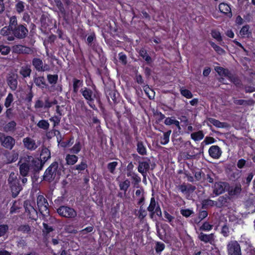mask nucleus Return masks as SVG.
<instances>
[{
  "mask_svg": "<svg viewBox=\"0 0 255 255\" xmlns=\"http://www.w3.org/2000/svg\"><path fill=\"white\" fill-rule=\"evenodd\" d=\"M40 162L38 159L34 158L31 156L26 155L22 157L18 162L20 174L23 176H27L30 169L35 170L38 168Z\"/></svg>",
  "mask_w": 255,
  "mask_h": 255,
  "instance_id": "obj_1",
  "label": "nucleus"
},
{
  "mask_svg": "<svg viewBox=\"0 0 255 255\" xmlns=\"http://www.w3.org/2000/svg\"><path fill=\"white\" fill-rule=\"evenodd\" d=\"M8 181L13 196L14 197H15L21 190V188L17 179V175L13 172L11 173Z\"/></svg>",
  "mask_w": 255,
  "mask_h": 255,
  "instance_id": "obj_2",
  "label": "nucleus"
},
{
  "mask_svg": "<svg viewBox=\"0 0 255 255\" xmlns=\"http://www.w3.org/2000/svg\"><path fill=\"white\" fill-rule=\"evenodd\" d=\"M58 214L62 217L67 218H73L76 216L77 213L72 208L62 206L57 210Z\"/></svg>",
  "mask_w": 255,
  "mask_h": 255,
  "instance_id": "obj_3",
  "label": "nucleus"
},
{
  "mask_svg": "<svg viewBox=\"0 0 255 255\" xmlns=\"http://www.w3.org/2000/svg\"><path fill=\"white\" fill-rule=\"evenodd\" d=\"M37 204L41 214L44 216L49 214V210L48 209V204L43 196L39 195L37 197Z\"/></svg>",
  "mask_w": 255,
  "mask_h": 255,
  "instance_id": "obj_4",
  "label": "nucleus"
},
{
  "mask_svg": "<svg viewBox=\"0 0 255 255\" xmlns=\"http://www.w3.org/2000/svg\"><path fill=\"white\" fill-rule=\"evenodd\" d=\"M0 143L4 147L11 149L15 144V140L10 136H5L0 132Z\"/></svg>",
  "mask_w": 255,
  "mask_h": 255,
  "instance_id": "obj_5",
  "label": "nucleus"
},
{
  "mask_svg": "<svg viewBox=\"0 0 255 255\" xmlns=\"http://www.w3.org/2000/svg\"><path fill=\"white\" fill-rule=\"evenodd\" d=\"M227 248L229 255H242L240 246L236 241L230 242Z\"/></svg>",
  "mask_w": 255,
  "mask_h": 255,
  "instance_id": "obj_6",
  "label": "nucleus"
},
{
  "mask_svg": "<svg viewBox=\"0 0 255 255\" xmlns=\"http://www.w3.org/2000/svg\"><path fill=\"white\" fill-rule=\"evenodd\" d=\"M208 152L210 156L214 159H219L222 153L221 148L217 145L211 146Z\"/></svg>",
  "mask_w": 255,
  "mask_h": 255,
  "instance_id": "obj_7",
  "label": "nucleus"
},
{
  "mask_svg": "<svg viewBox=\"0 0 255 255\" xmlns=\"http://www.w3.org/2000/svg\"><path fill=\"white\" fill-rule=\"evenodd\" d=\"M24 147L30 150H34L38 147L35 141L30 137H25L23 139Z\"/></svg>",
  "mask_w": 255,
  "mask_h": 255,
  "instance_id": "obj_8",
  "label": "nucleus"
},
{
  "mask_svg": "<svg viewBox=\"0 0 255 255\" xmlns=\"http://www.w3.org/2000/svg\"><path fill=\"white\" fill-rule=\"evenodd\" d=\"M28 30L22 25H19L13 30V33L16 37L20 38L24 37L27 34Z\"/></svg>",
  "mask_w": 255,
  "mask_h": 255,
  "instance_id": "obj_9",
  "label": "nucleus"
},
{
  "mask_svg": "<svg viewBox=\"0 0 255 255\" xmlns=\"http://www.w3.org/2000/svg\"><path fill=\"white\" fill-rule=\"evenodd\" d=\"M82 94L84 97L88 101V103L91 107L94 109L95 106L92 104V101L93 100L92 97V92L91 90L84 88L82 89Z\"/></svg>",
  "mask_w": 255,
  "mask_h": 255,
  "instance_id": "obj_10",
  "label": "nucleus"
},
{
  "mask_svg": "<svg viewBox=\"0 0 255 255\" xmlns=\"http://www.w3.org/2000/svg\"><path fill=\"white\" fill-rule=\"evenodd\" d=\"M207 124L208 126H211V125H213L218 128H225L228 127L227 124L220 122L213 118L207 119Z\"/></svg>",
  "mask_w": 255,
  "mask_h": 255,
  "instance_id": "obj_11",
  "label": "nucleus"
},
{
  "mask_svg": "<svg viewBox=\"0 0 255 255\" xmlns=\"http://www.w3.org/2000/svg\"><path fill=\"white\" fill-rule=\"evenodd\" d=\"M58 167L57 162L53 163L45 171L44 173V177L49 178L52 177L53 174L55 173Z\"/></svg>",
  "mask_w": 255,
  "mask_h": 255,
  "instance_id": "obj_12",
  "label": "nucleus"
},
{
  "mask_svg": "<svg viewBox=\"0 0 255 255\" xmlns=\"http://www.w3.org/2000/svg\"><path fill=\"white\" fill-rule=\"evenodd\" d=\"M227 186L225 182L216 183L214 185V192L216 195H219L223 193Z\"/></svg>",
  "mask_w": 255,
  "mask_h": 255,
  "instance_id": "obj_13",
  "label": "nucleus"
},
{
  "mask_svg": "<svg viewBox=\"0 0 255 255\" xmlns=\"http://www.w3.org/2000/svg\"><path fill=\"white\" fill-rule=\"evenodd\" d=\"M149 168V163L148 161H142L139 163L138 171L141 173L143 176L148 171Z\"/></svg>",
  "mask_w": 255,
  "mask_h": 255,
  "instance_id": "obj_14",
  "label": "nucleus"
},
{
  "mask_svg": "<svg viewBox=\"0 0 255 255\" xmlns=\"http://www.w3.org/2000/svg\"><path fill=\"white\" fill-rule=\"evenodd\" d=\"M33 65L38 71H45L48 69L47 66H43L41 60L35 58L32 61Z\"/></svg>",
  "mask_w": 255,
  "mask_h": 255,
  "instance_id": "obj_15",
  "label": "nucleus"
},
{
  "mask_svg": "<svg viewBox=\"0 0 255 255\" xmlns=\"http://www.w3.org/2000/svg\"><path fill=\"white\" fill-rule=\"evenodd\" d=\"M219 8L222 13L227 14L229 17L232 16L231 9L228 4L221 3L219 5Z\"/></svg>",
  "mask_w": 255,
  "mask_h": 255,
  "instance_id": "obj_16",
  "label": "nucleus"
},
{
  "mask_svg": "<svg viewBox=\"0 0 255 255\" xmlns=\"http://www.w3.org/2000/svg\"><path fill=\"white\" fill-rule=\"evenodd\" d=\"M242 190V186L240 183H237L231 186L229 188V193L230 195H237Z\"/></svg>",
  "mask_w": 255,
  "mask_h": 255,
  "instance_id": "obj_17",
  "label": "nucleus"
},
{
  "mask_svg": "<svg viewBox=\"0 0 255 255\" xmlns=\"http://www.w3.org/2000/svg\"><path fill=\"white\" fill-rule=\"evenodd\" d=\"M215 70L221 76L225 77L230 79H231V74L228 70L218 66L215 67Z\"/></svg>",
  "mask_w": 255,
  "mask_h": 255,
  "instance_id": "obj_18",
  "label": "nucleus"
},
{
  "mask_svg": "<svg viewBox=\"0 0 255 255\" xmlns=\"http://www.w3.org/2000/svg\"><path fill=\"white\" fill-rule=\"evenodd\" d=\"M50 157V152L46 148H43L40 154L41 162H45Z\"/></svg>",
  "mask_w": 255,
  "mask_h": 255,
  "instance_id": "obj_19",
  "label": "nucleus"
},
{
  "mask_svg": "<svg viewBox=\"0 0 255 255\" xmlns=\"http://www.w3.org/2000/svg\"><path fill=\"white\" fill-rule=\"evenodd\" d=\"M164 124L167 126L174 125L178 128L179 129H181L179 121L176 120L174 117L167 118L164 121Z\"/></svg>",
  "mask_w": 255,
  "mask_h": 255,
  "instance_id": "obj_20",
  "label": "nucleus"
},
{
  "mask_svg": "<svg viewBox=\"0 0 255 255\" xmlns=\"http://www.w3.org/2000/svg\"><path fill=\"white\" fill-rule=\"evenodd\" d=\"M199 238L202 241L205 243H210L214 240V235L213 234L206 235L203 233H201L199 236Z\"/></svg>",
  "mask_w": 255,
  "mask_h": 255,
  "instance_id": "obj_21",
  "label": "nucleus"
},
{
  "mask_svg": "<svg viewBox=\"0 0 255 255\" xmlns=\"http://www.w3.org/2000/svg\"><path fill=\"white\" fill-rule=\"evenodd\" d=\"M240 35L242 37H249L251 35L249 25L244 26L240 31Z\"/></svg>",
  "mask_w": 255,
  "mask_h": 255,
  "instance_id": "obj_22",
  "label": "nucleus"
},
{
  "mask_svg": "<svg viewBox=\"0 0 255 255\" xmlns=\"http://www.w3.org/2000/svg\"><path fill=\"white\" fill-rule=\"evenodd\" d=\"M191 137L195 141H199L204 137V134L202 131L193 132L191 134Z\"/></svg>",
  "mask_w": 255,
  "mask_h": 255,
  "instance_id": "obj_23",
  "label": "nucleus"
},
{
  "mask_svg": "<svg viewBox=\"0 0 255 255\" xmlns=\"http://www.w3.org/2000/svg\"><path fill=\"white\" fill-rule=\"evenodd\" d=\"M66 160L68 164L73 165L77 161L78 157L74 155L68 154L66 156Z\"/></svg>",
  "mask_w": 255,
  "mask_h": 255,
  "instance_id": "obj_24",
  "label": "nucleus"
},
{
  "mask_svg": "<svg viewBox=\"0 0 255 255\" xmlns=\"http://www.w3.org/2000/svg\"><path fill=\"white\" fill-rule=\"evenodd\" d=\"M171 131L169 130L167 132H164L163 133V136L161 138L160 140V143L162 144H167L169 141V136L171 134Z\"/></svg>",
  "mask_w": 255,
  "mask_h": 255,
  "instance_id": "obj_25",
  "label": "nucleus"
},
{
  "mask_svg": "<svg viewBox=\"0 0 255 255\" xmlns=\"http://www.w3.org/2000/svg\"><path fill=\"white\" fill-rule=\"evenodd\" d=\"M210 44L211 46L213 48V49L215 50V51H216V52L218 53L219 54L223 55L225 53V51L223 48L218 46L214 42H211Z\"/></svg>",
  "mask_w": 255,
  "mask_h": 255,
  "instance_id": "obj_26",
  "label": "nucleus"
},
{
  "mask_svg": "<svg viewBox=\"0 0 255 255\" xmlns=\"http://www.w3.org/2000/svg\"><path fill=\"white\" fill-rule=\"evenodd\" d=\"M37 126L43 129H47L49 127V124L46 120H41L37 124Z\"/></svg>",
  "mask_w": 255,
  "mask_h": 255,
  "instance_id": "obj_27",
  "label": "nucleus"
},
{
  "mask_svg": "<svg viewBox=\"0 0 255 255\" xmlns=\"http://www.w3.org/2000/svg\"><path fill=\"white\" fill-rule=\"evenodd\" d=\"M130 185V181L127 179L120 184V188L121 190L126 192Z\"/></svg>",
  "mask_w": 255,
  "mask_h": 255,
  "instance_id": "obj_28",
  "label": "nucleus"
},
{
  "mask_svg": "<svg viewBox=\"0 0 255 255\" xmlns=\"http://www.w3.org/2000/svg\"><path fill=\"white\" fill-rule=\"evenodd\" d=\"M20 72L23 77H26L30 75L31 70L28 66L22 67Z\"/></svg>",
  "mask_w": 255,
  "mask_h": 255,
  "instance_id": "obj_29",
  "label": "nucleus"
},
{
  "mask_svg": "<svg viewBox=\"0 0 255 255\" xmlns=\"http://www.w3.org/2000/svg\"><path fill=\"white\" fill-rule=\"evenodd\" d=\"M180 93L183 96L187 99H191L193 97L192 94L190 91L183 88L180 89Z\"/></svg>",
  "mask_w": 255,
  "mask_h": 255,
  "instance_id": "obj_30",
  "label": "nucleus"
},
{
  "mask_svg": "<svg viewBox=\"0 0 255 255\" xmlns=\"http://www.w3.org/2000/svg\"><path fill=\"white\" fill-rule=\"evenodd\" d=\"M35 84L41 88H43L45 86L44 79L43 77H39L36 78L34 80Z\"/></svg>",
  "mask_w": 255,
  "mask_h": 255,
  "instance_id": "obj_31",
  "label": "nucleus"
},
{
  "mask_svg": "<svg viewBox=\"0 0 255 255\" xmlns=\"http://www.w3.org/2000/svg\"><path fill=\"white\" fill-rule=\"evenodd\" d=\"M137 150L139 154H140L141 155H143V154H145L146 149L142 142H138L137 143Z\"/></svg>",
  "mask_w": 255,
  "mask_h": 255,
  "instance_id": "obj_32",
  "label": "nucleus"
},
{
  "mask_svg": "<svg viewBox=\"0 0 255 255\" xmlns=\"http://www.w3.org/2000/svg\"><path fill=\"white\" fill-rule=\"evenodd\" d=\"M17 24V20L15 16H13L10 18L9 19V27L11 30H14L16 28Z\"/></svg>",
  "mask_w": 255,
  "mask_h": 255,
  "instance_id": "obj_33",
  "label": "nucleus"
},
{
  "mask_svg": "<svg viewBox=\"0 0 255 255\" xmlns=\"http://www.w3.org/2000/svg\"><path fill=\"white\" fill-rule=\"evenodd\" d=\"M156 203L154 198H151L149 206L148 207V210L151 212L152 214L154 213V210L156 209Z\"/></svg>",
  "mask_w": 255,
  "mask_h": 255,
  "instance_id": "obj_34",
  "label": "nucleus"
},
{
  "mask_svg": "<svg viewBox=\"0 0 255 255\" xmlns=\"http://www.w3.org/2000/svg\"><path fill=\"white\" fill-rule=\"evenodd\" d=\"M12 101H13V96L11 94H9L5 99V103H4V106L6 108H8L9 107H10Z\"/></svg>",
  "mask_w": 255,
  "mask_h": 255,
  "instance_id": "obj_35",
  "label": "nucleus"
},
{
  "mask_svg": "<svg viewBox=\"0 0 255 255\" xmlns=\"http://www.w3.org/2000/svg\"><path fill=\"white\" fill-rule=\"evenodd\" d=\"M10 52L9 47L4 45H0V53L4 55H7Z\"/></svg>",
  "mask_w": 255,
  "mask_h": 255,
  "instance_id": "obj_36",
  "label": "nucleus"
},
{
  "mask_svg": "<svg viewBox=\"0 0 255 255\" xmlns=\"http://www.w3.org/2000/svg\"><path fill=\"white\" fill-rule=\"evenodd\" d=\"M18 156V153L14 151H13L11 153V155L8 157V160L10 162H14L17 159Z\"/></svg>",
  "mask_w": 255,
  "mask_h": 255,
  "instance_id": "obj_37",
  "label": "nucleus"
},
{
  "mask_svg": "<svg viewBox=\"0 0 255 255\" xmlns=\"http://www.w3.org/2000/svg\"><path fill=\"white\" fill-rule=\"evenodd\" d=\"M144 91L146 94V95L149 97V99H153L154 97V91L150 89L149 87H145Z\"/></svg>",
  "mask_w": 255,
  "mask_h": 255,
  "instance_id": "obj_38",
  "label": "nucleus"
},
{
  "mask_svg": "<svg viewBox=\"0 0 255 255\" xmlns=\"http://www.w3.org/2000/svg\"><path fill=\"white\" fill-rule=\"evenodd\" d=\"M16 126V123L13 122L11 121L9 123H8L5 127H4V129L5 131H10L14 129V127Z\"/></svg>",
  "mask_w": 255,
  "mask_h": 255,
  "instance_id": "obj_39",
  "label": "nucleus"
},
{
  "mask_svg": "<svg viewBox=\"0 0 255 255\" xmlns=\"http://www.w3.org/2000/svg\"><path fill=\"white\" fill-rule=\"evenodd\" d=\"M165 248V245L163 243L161 242H157L156 243L155 250L157 253L162 252Z\"/></svg>",
  "mask_w": 255,
  "mask_h": 255,
  "instance_id": "obj_40",
  "label": "nucleus"
},
{
  "mask_svg": "<svg viewBox=\"0 0 255 255\" xmlns=\"http://www.w3.org/2000/svg\"><path fill=\"white\" fill-rule=\"evenodd\" d=\"M48 82L50 84H55L58 79V76L56 75H49L47 76Z\"/></svg>",
  "mask_w": 255,
  "mask_h": 255,
  "instance_id": "obj_41",
  "label": "nucleus"
},
{
  "mask_svg": "<svg viewBox=\"0 0 255 255\" xmlns=\"http://www.w3.org/2000/svg\"><path fill=\"white\" fill-rule=\"evenodd\" d=\"M16 10L18 13L23 11L24 7V3L22 1H19L16 4Z\"/></svg>",
  "mask_w": 255,
  "mask_h": 255,
  "instance_id": "obj_42",
  "label": "nucleus"
},
{
  "mask_svg": "<svg viewBox=\"0 0 255 255\" xmlns=\"http://www.w3.org/2000/svg\"><path fill=\"white\" fill-rule=\"evenodd\" d=\"M213 226L210 225L209 223L207 222H205L203 224V225L201 227L200 229L201 230L209 231L212 229Z\"/></svg>",
  "mask_w": 255,
  "mask_h": 255,
  "instance_id": "obj_43",
  "label": "nucleus"
},
{
  "mask_svg": "<svg viewBox=\"0 0 255 255\" xmlns=\"http://www.w3.org/2000/svg\"><path fill=\"white\" fill-rule=\"evenodd\" d=\"M13 30H11L9 26H5L0 31V33L2 35H7L10 33L11 31Z\"/></svg>",
  "mask_w": 255,
  "mask_h": 255,
  "instance_id": "obj_44",
  "label": "nucleus"
},
{
  "mask_svg": "<svg viewBox=\"0 0 255 255\" xmlns=\"http://www.w3.org/2000/svg\"><path fill=\"white\" fill-rule=\"evenodd\" d=\"M211 34L212 36L218 41H220L222 40V38L219 31L216 30L212 31Z\"/></svg>",
  "mask_w": 255,
  "mask_h": 255,
  "instance_id": "obj_45",
  "label": "nucleus"
},
{
  "mask_svg": "<svg viewBox=\"0 0 255 255\" xmlns=\"http://www.w3.org/2000/svg\"><path fill=\"white\" fill-rule=\"evenodd\" d=\"M127 175L128 176H131V178L134 179L137 183H138L140 181V178L134 173L129 172L128 173Z\"/></svg>",
  "mask_w": 255,
  "mask_h": 255,
  "instance_id": "obj_46",
  "label": "nucleus"
},
{
  "mask_svg": "<svg viewBox=\"0 0 255 255\" xmlns=\"http://www.w3.org/2000/svg\"><path fill=\"white\" fill-rule=\"evenodd\" d=\"M139 54L147 62H149L150 61V58L147 55L146 51L142 49L140 51Z\"/></svg>",
  "mask_w": 255,
  "mask_h": 255,
  "instance_id": "obj_47",
  "label": "nucleus"
},
{
  "mask_svg": "<svg viewBox=\"0 0 255 255\" xmlns=\"http://www.w3.org/2000/svg\"><path fill=\"white\" fill-rule=\"evenodd\" d=\"M82 82L79 80H75L74 81L73 89L74 91L76 93L79 89V87L81 85Z\"/></svg>",
  "mask_w": 255,
  "mask_h": 255,
  "instance_id": "obj_48",
  "label": "nucleus"
},
{
  "mask_svg": "<svg viewBox=\"0 0 255 255\" xmlns=\"http://www.w3.org/2000/svg\"><path fill=\"white\" fill-rule=\"evenodd\" d=\"M8 85L10 88L14 90L16 89L17 86V81L15 79L9 80L8 81Z\"/></svg>",
  "mask_w": 255,
  "mask_h": 255,
  "instance_id": "obj_49",
  "label": "nucleus"
},
{
  "mask_svg": "<svg viewBox=\"0 0 255 255\" xmlns=\"http://www.w3.org/2000/svg\"><path fill=\"white\" fill-rule=\"evenodd\" d=\"M193 213V212L189 209H184L181 210V214L186 217L190 216Z\"/></svg>",
  "mask_w": 255,
  "mask_h": 255,
  "instance_id": "obj_50",
  "label": "nucleus"
},
{
  "mask_svg": "<svg viewBox=\"0 0 255 255\" xmlns=\"http://www.w3.org/2000/svg\"><path fill=\"white\" fill-rule=\"evenodd\" d=\"M93 228L92 226H90L86 228L84 230H82L80 232V235L84 236L87 233H90L93 231Z\"/></svg>",
  "mask_w": 255,
  "mask_h": 255,
  "instance_id": "obj_51",
  "label": "nucleus"
},
{
  "mask_svg": "<svg viewBox=\"0 0 255 255\" xmlns=\"http://www.w3.org/2000/svg\"><path fill=\"white\" fill-rule=\"evenodd\" d=\"M43 225L44 227L43 232L44 233L48 234L53 230L51 227L48 226L46 224L43 223Z\"/></svg>",
  "mask_w": 255,
  "mask_h": 255,
  "instance_id": "obj_52",
  "label": "nucleus"
},
{
  "mask_svg": "<svg viewBox=\"0 0 255 255\" xmlns=\"http://www.w3.org/2000/svg\"><path fill=\"white\" fill-rule=\"evenodd\" d=\"M206 144L213 143L215 142V139L211 136H206L204 140Z\"/></svg>",
  "mask_w": 255,
  "mask_h": 255,
  "instance_id": "obj_53",
  "label": "nucleus"
},
{
  "mask_svg": "<svg viewBox=\"0 0 255 255\" xmlns=\"http://www.w3.org/2000/svg\"><path fill=\"white\" fill-rule=\"evenodd\" d=\"M117 165V162L114 161V162H111L108 164V168L112 173H113Z\"/></svg>",
  "mask_w": 255,
  "mask_h": 255,
  "instance_id": "obj_54",
  "label": "nucleus"
},
{
  "mask_svg": "<svg viewBox=\"0 0 255 255\" xmlns=\"http://www.w3.org/2000/svg\"><path fill=\"white\" fill-rule=\"evenodd\" d=\"M8 229V227L6 225L0 226V237L4 235Z\"/></svg>",
  "mask_w": 255,
  "mask_h": 255,
  "instance_id": "obj_55",
  "label": "nucleus"
},
{
  "mask_svg": "<svg viewBox=\"0 0 255 255\" xmlns=\"http://www.w3.org/2000/svg\"><path fill=\"white\" fill-rule=\"evenodd\" d=\"M50 121L54 123V126H56L59 123L60 118L57 116H54L50 119Z\"/></svg>",
  "mask_w": 255,
  "mask_h": 255,
  "instance_id": "obj_56",
  "label": "nucleus"
},
{
  "mask_svg": "<svg viewBox=\"0 0 255 255\" xmlns=\"http://www.w3.org/2000/svg\"><path fill=\"white\" fill-rule=\"evenodd\" d=\"M229 229L227 226H224L222 229L221 233L225 237L229 235Z\"/></svg>",
  "mask_w": 255,
  "mask_h": 255,
  "instance_id": "obj_57",
  "label": "nucleus"
},
{
  "mask_svg": "<svg viewBox=\"0 0 255 255\" xmlns=\"http://www.w3.org/2000/svg\"><path fill=\"white\" fill-rule=\"evenodd\" d=\"M80 149H81L80 144L79 143H76L74 145V146H73V147L72 149V150L73 152L77 153L80 150Z\"/></svg>",
  "mask_w": 255,
  "mask_h": 255,
  "instance_id": "obj_58",
  "label": "nucleus"
},
{
  "mask_svg": "<svg viewBox=\"0 0 255 255\" xmlns=\"http://www.w3.org/2000/svg\"><path fill=\"white\" fill-rule=\"evenodd\" d=\"M87 167V164L85 162H81L76 167V169L78 170H83Z\"/></svg>",
  "mask_w": 255,
  "mask_h": 255,
  "instance_id": "obj_59",
  "label": "nucleus"
},
{
  "mask_svg": "<svg viewBox=\"0 0 255 255\" xmlns=\"http://www.w3.org/2000/svg\"><path fill=\"white\" fill-rule=\"evenodd\" d=\"M119 59L124 64H126L127 61V57L126 56L123 54L122 53H120L119 54Z\"/></svg>",
  "mask_w": 255,
  "mask_h": 255,
  "instance_id": "obj_60",
  "label": "nucleus"
},
{
  "mask_svg": "<svg viewBox=\"0 0 255 255\" xmlns=\"http://www.w3.org/2000/svg\"><path fill=\"white\" fill-rule=\"evenodd\" d=\"M146 215V212L145 210L140 207L139 211V217L140 218H143Z\"/></svg>",
  "mask_w": 255,
  "mask_h": 255,
  "instance_id": "obj_61",
  "label": "nucleus"
},
{
  "mask_svg": "<svg viewBox=\"0 0 255 255\" xmlns=\"http://www.w3.org/2000/svg\"><path fill=\"white\" fill-rule=\"evenodd\" d=\"M19 230L23 232L28 233L30 231V228L28 226L23 225L19 228Z\"/></svg>",
  "mask_w": 255,
  "mask_h": 255,
  "instance_id": "obj_62",
  "label": "nucleus"
},
{
  "mask_svg": "<svg viewBox=\"0 0 255 255\" xmlns=\"http://www.w3.org/2000/svg\"><path fill=\"white\" fill-rule=\"evenodd\" d=\"M208 215V213L207 211H201L199 215V218L200 219V220H203L205 217H206Z\"/></svg>",
  "mask_w": 255,
  "mask_h": 255,
  "instance_id": "obj_63",
  "label": "nucleus"
},
{
  "mask_svg": "<svg viewBox=\"0 0 255 255\" xmlns=\"http://www.w3.org/2000/svg\"><path fill=\"white\" fill-rule=\"evenodd\" d=\"M43 102L40 100H37L35 104V108H40L43 107Z\"/></svg>",
  "mask_w": 255,
  "mask_h": 255,
  "instance_id": "obj_64",
  "label": "nucleus"
}]
</instances>
